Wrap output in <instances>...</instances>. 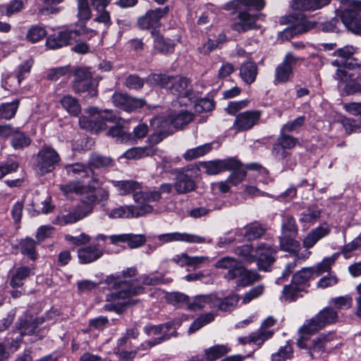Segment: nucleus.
<instances>
[{
    "mask_svg": "<svg viewBox=\"0 0 361 361\" xmlns=\"http://www.w3.org/2000/svg\"><path fill=\"white\" fill-rule=\"evenodd\" d=\"M105 282L108 285L109 288L115 290L116 292L106 295V303L103 307L104 311L122 314L127 306L134 305L138 300H133L128 302H120V300L140 295L144 291V288L142 286H133V282L121 281L119 278L116 277L108 276Z\"/></svg>",
    "mask_w": 361,
    "mask_h": 361,
    "instance_id": "1",
    "label": "nucleus"
},
{
    "mask_svg": "<svg viewBox=\"0 0 361 361\" xmlns=\"http://www.w3.org/2000/svg\"><path fill=\"white\" fill-rule=\"evenodd\" d=\"M147 82L151 85H159L165 88L180 99L186 98L189 102H193L194 93L190 80L185 77L152 73L147 77Z\"/></svg>",
    "mask_w": 361,
    "mask_h": 361,
    "instance_id": "2",
    "label": "nucleus"
},
{
    "mask_svg": "<svg viewBox=\"0 0 361 361\" xmlns=\"http://www.w3.org/2000/svg\"><path fill=\"white\" fill-rule=\"evenodd\" d=\"M96 201V195H88L82 200L81 204L69 210H63L59 212L53 221L54 224L66 226L83 219L93 212Z\"/></svg>",
    "mask_w": 361,
    "mask_h": 361,
    "instance_id": "3",
    "label": "nucleus"
},
{
    "mask_svg": "<svg viewBox=\"0 0 361 361\" xmlns=\"http://www.w3.org/2000/svg\"><path fill=\"white\" fill-rule=\"evenodd\" d=\"M247 170L257 171L263 176L269 173L268 170L259 164L251 163L244 166L239 160L229 158L227 159V184L236 185L241 183L245 178Z\"/></svg>",
    "mask_w": 361,
    "mask_h": 361,
    "instance_id": "4",
    "label": "nucleus"
},
{
    "mask_svg": "<svg viewBox=\"0 0 361 361\" xmlns=\"http://www.w3.org/2000/svg\"><path fill=\"white\" fill-rule=\"evenodd\" d=\"M143 331L148 336L161 334V336L159 337L154 338L142 343L141 347L143 350L151 348L153 346L159 345L161 343L169 340L172 337H176L178 336V333L174 327L173 322H168L159 325L149 324L144 327Z\"/></svg>",
    "mask_w": 361,
    "mask_h": 361,
    "instance_id": "5",
    "label": "nucleus"
},
{
    "mask_svg": "<svg viewBox=\"0 0 361 361\" xmlns=\"http://www.w3.org/2000/svg\"><path fill=\"white\" fill-rule=\"evenodd\" d=\"M60 161L59 153L53 147L47 145H43L33 157L34 168L41 176L51 172Z\"/></svg>",
    "mask_w": 361,
    "mask_h": 361,
    "instance_id": "6",
    "label": "nucleus"
},
{
    "mask_svg": "<svg viewBox=\"0 0 361 361\" xmlns=\"http://www.w3.org/2000/svg\"><path fill=\"white\" fill-rule=\"evenodd\" d=\"M361 1L348 0L347 7L340 12L339 17L347 29L361 35Z\"/></svg>",
    "mask_w": 361,
    "mask_h": 361,
    "instance_id": "7",
    "label": "nucleus"
},
{
    "mask_svg": "<svg viewBox=\"0 0 361 361\" xmlns=\"http://www.w3.org/2000/svg\"><path fill=\"white\" fill-rule=\"evenodd\" d=\"M72 87L76 93L87 92L90 97H96L97 90L92 82V75L89 68H76L73 73Z\"/></svg>",
    "mask_w": 361,
    "mask_h": 361,
    "instance_id": "8",
    "label": "nucleus"
},
{
    "mask_svg": "<svg viewBox=\"0 0 361 361\" xmlns=\"http://www.w3.org/2000/svg\"><path fill=\"white\" fill-rule=\"evenodd\" d=\"M88 32L87 29L80 27L79 30H71L59 32L49 36L46 45L51 49H56L64 46L72 44L80 40V36Z\"/></svg>",
    "mask_w": 361,
    "mask_h": 361,
    "instance_id": "9",
    "label": "nucleus"
},
{
    "mask_svg": "<svg viewBox=\"0 0 361 361\" xmlns=\"http://www.w3.org/2000/svg\"><path fill=\"white\" fill-rule=\"evenodd\" d=\"M232 261V259L227 257V264ZM227 281L236 280L235 283L238 287H245L258 281L260 276L256 271L247 270L240 264H235L233 267L227 265Z\"/></svg>",
    "mask_w": 361,
    "mask_h": 361,
    "instance_id": "10",
    "label": "nucleus"
},
{
    "mask_svg": "<svg viewBox=\"0 0 361 361\" xmlns=\"http://www.w3.org/2000/svg\"><path fill=\"white\" fill-rule=\"evenodd\" d=\"M338 317L337 312L331 307L321 310L314 317L308 320L301 328L302 333L314 334L326 325L334 323Z\"/></svg>",
    "mask_w": 361,
    "mask_h": 361,
    "instance_id": "11",
    "label": "nucleus"
},
{
    "mask_svg": "<svg viewBox=\"0 0 361 361\" xmlns=\"http://www.w3.org/2000/svg\"><path fill=\"white\" fill-rule=\"evenodd\" d=\"M332 65L338 66L336 79L346 85L356 81L361 75V62L350 60L343 63V61L334 60Z\"/></svg>",
    "mask_w": 361,
    "mask_h": 361,
    "instance_id": "12",
    "label": "nucleus"
},
{
    "mask_svg": "<svg viewBox=\"0 0 361 361\" xmlns=\"http://www.w3.org/2000/svg\"><path fill=\"white\" fill-rule=\"evenodd\" d=\"M169 11L168 6L147 11L145 14L137 18V24L141 30H155L161 25V20Z\"/></svg>",
    "mask_w": 361,
    "mask_h": 361,
    "instance_id": "13",
    "label": "nucleus"
},
{
    "mask_svg": "<svg viewBox=\"0 0 361 361\" xmlns=\"http://www.w3.org/2000/svg\"><path fill=\"white\" fill-rule=\"evenodd\" d=\"M303 60L292 52H288L282 62L276 68L274 83H285L289 81L293 75V66L298 61Z\"/></svg>",
    "mask_w": 361,
    "mask_h": 361,
    "instance_id": "14",
    "label": "nucleus"
},
{
    "mask_svg": "<svg viewBox=\"0 0 361 361\" xmlns=\"http://www.w3.org/2000/svg\"><path fill=\"white\" fill-rule=\"evenodd\" d=\"M259 16V14H251L247 11H241L231 23V29L239 33L258 29L257 21Z\"/></svg>",
    "mask_w": 361,
    "mask_h": 361,
    "instance_id": "15",
    "label": "nucleus"
},
{
    "mask_svg": "<svg viewBox=\"0 0 361 361\" xmlns=\"http://www.w3.org/2000/svg\"><path fill=\"white\" fill-rule=\"evenodd\" d=\"M197 171V168L192 165L179 170L176 173L174 188L178 194H186L195 189V180L189 176V171Z\"/></svg>",
    "mask_w": 361,
    "mask_h": 361,
    "instance_id": "16",
    "label": "nucleus"
},
{
    "mask_svg": "<svg viewBox=\"0 0 361 361\" xmlns=\"http://www.w3.org/2000/svg\"><path fill=\"white\" fill-rule=\"evenodd\" d=\"M112 102L115 106L126 111H133L143 107L146 104L144 99L133 97L121 92L114 94Z\"/></svg>",
    "mask_w": 361,
    "mask_h": 361,
    "instance_id": "17",
    "label": "nucleus"
},
{
    "mask_svg": "<svg viewBox=\"0 0 361 361\" xmlns=\"http://www.w3.org/2000/svg\"><path fill=\"white\" fill-rule=\"evenodd\" d=\"M256 260L259 269L267 271L275 260L276 250L269 244H261L255 250Z\"/></svg>",
    "mask_w": 361,
    "mask_h": 361,
    "instance_id": "18",
    "label": "nucleus"
},
{
    "mask_svg": "<svg viewBox=\"0 0 361 361\" xmlns=\"http://www.w3.org/2000/svg\"><path fill=\"white\" fill-rule=\"evenodd\" d=\"M260 116L259 111H246L235 117L233 126L238 131L247 130L257 123Z\"/></svg>",
    "mask_w": 361,
    "mask_h": 361,
    "instance_id": "19",
    "label": "nucleus"
},
{
    "mask_svg": "<svg viewBox=\"0 0 361 361\" xmlns=\"http://www.w3.org/2000/svg\"><path fill=\"white\" fill-rule=\"evenodd\" d=\"M158 239L163 243H171L173 241H182L188 243L200 244L207 242L206 238L202 236L179 232L161 234L158 236Z\"/></svg>",
    "mask_w": 361,
    "mask_h": 361,
    "instance_id": "20",
    "label": "nucleus"
},
{
    "mask_svg": "<svg viewBox=\"0 0 361 361\" xmlns=\"http://www.w3.org/2000/svg\"><path fill=\"white\" fill-rule=\"evenodd\" d=\"M331 231V226L323 223L311 230L302 241V245L307 249L312 248L319 240L326 237Z\"/></svg>",
    "mask_w": 361,
    "mask_h": 361,
    "instance_id": "21",
    "label": "nucleus"
},
{
    "mask_svg": "<svg viewBox=\"0 0 361 361\" xmlns=\"http://www.w3.org/2000/svg\"><path fill=\"white\" fill-rule=\"evenodd\" d=\"M104 255V250L99 245H90L82 247L78 251V257L80 264H89L97 261Z\"/></svg>",
    "mask_w": 361,
    "mask_h": 361,
    "instance_id": "22",
    "label": "nucleus"
},
{
    "mask_svg": "<svg viewBox=\"0 0 361 361\" xmlns=\"http://www.w3.org/2000/svg\"><path fill=\"white\" fill-rule=\"evenodd\" d=\"M109 182L117 189L121 195H127L130 193L134 195L136 192H140L142 188L141 183L133 180H111Z\"/></svg>",
    "mask_w": 361,
    "mask_h": 361,
    "instance_id": "23",
    "label": "nucleus"
},
{
    "mask_svg": "<svg viewBox=\"0 0 361 361\" xmlns=\"http://www.w3.org/2000/svg\"><path fill=\"white\" fill-rule=\"evenodd\" d=\"M154 37V49L159 53L167 54L172 53L174 50V43L170 39H166L163 35L156 31L151 32Z\"/></svg>",
    "mask_w": 361,
    "mask_h": 361,
    "instance_id": "24",
    "label": "nucleus"
},
{
    "mask_svg": "<svg viewBox=\"0 0 361 361\" xmlns=\"http://www.w3.org/2000/svg\"><path fill=\"white\" fill-rule=\"evenodd\" d=\"M264 6V0H233L227 3V10L253 8L256 11H261Z\"/></svg>",
    "mask_w": 361,
    "mask_h": 361,
    "instance_id": "25",
    "label": "nucleus"
},
{
    "mask_svg": "<svg viewBox=\"0 0 361 361\" xmlns=\"http://www.w3.org/2000/svg\"><path fill=\"white\" fill-rule=\"evenodd\" d=\"M197 168V171L202 169L208 175H216L226 170V161L213 160L209 161H201L197 165H193Z\"/></svg>",
    "mask_w": 361,
    "mask_h": 361,
    "instance_id": "26",
    "label": "nucleus"
},
{
    "mask_svg": "<svg viewBox=\"0 0 361 361\" xmlns=\"http://www.w3.org/2000/svg\"><path fill=\"white\" fill-rule=\"evenodd\" d=\"M258 73L257 66L255 63L247 61L242 64L240 68V75L242 80L248 85L253 83Z\"/></svg>",
    "mask_w": 361,
    "mask_h": 361,
    "instance_id": "27",
    "label": "nucleus"
},
{
    "mask_svg": "<svg viewBox=\"0 0 361 361\" xmlns=\"http://www.w3.org/2000/svg\"><path fill=\"white\" fill-rule=\"evenodd\" d=\"M214 145V142H209L189 149L183 154V157L186 161H192L202 157L209 154L212 150Z\"/></svg>",
    "mask_w": 361,
    "mask_h": 361,
    "instance_id": "28",
    "label": "nucleus"
},
{
    "mask_svg": "<svg viewBox=\"0 0 361 361\" xmlns=\"http://www.w3.org/2000/svg\"><path fill=\"white\" fill-rule=\"evenodd\" d=\"M213 302V297L209 295H199L192 299L190 298L188 303V310L191 311H199L209 306L211 307Z\"/></svg>",
    "mask_w": 361,
    "mask_h": 361,
    "instance_id": "29",
    "label": "nucleus"
},
{
    "mask_svg": "<svg viewBox=\"0 0 361 361\" xmlns=\"http://www.w3.org/2000/svg\"><path fill=\"white\" fill-rule=\"evenodd\" d=\"M156 152L157 149L152 146L132 147L123 154V157L128 159H138L145 157L152 156Z\"/></svg>",
    "mask_w": 361,
    "mask_h": 361,
    "instance_id": "30",
    "label": "nucleus"
},
{
    "mask_svg": "<svg viewBox=\"0 0 361 361\" xmlns=\"http://www.w3.org/2000/svg\"><path fill=\"white\" fill-rule=\"evenodd\" d=\"M327 341L326 336L320 335L310 342L308 353L312 359L318 357L325 351Z\"/></svg>",
    "mask_w": 361,
    "mask_h": 361,
    "instance_id": "31",
    "label": "nucleus"
},
{
    "mask_svg": "<svg viewBox=\"0 0 361 361\" xmlns=\"http://www.w3.org/2000/svg\"><path fill=\"white\" fill-rule=\"evenodd\" d=\"M44 317H37L29 320L22 321L20 324V333L23 335H32L38 334V326L44 322Z\"/></svg>",
    "mask_w": 361,
    "mask_h": 361,
    "instance_id": "32",
    "label": "nucleus"
},
{
    "mask_svg": "<svg viewBox=\"0 0 361 361\" xmlns=\"http://www.w3.org/2000/svg\"><path fill=\"white\" fill-rule=\"evenodd\" d=\"M170 122L175 128H181L188 125L193 118V114L188 111L181 110L169 116Z\"/></svg>",
    "mask_w": 361,
    "mask_h": 361,
    "instance_id": "33",
    "label": "nucleus"
},
{
    "mask_svg": "<svg viewBox=\"0 0 361 361\" xmlns=\"http://www.w3.org/2000/svg\"><path fill=\"white\" fill-rule=\"evenodd\" d=\"M34 274L32 269L28 267H20L18 268L16 273L12 276L10 285L13 288L21 287L24 284V280Z\"/></svg>",
    "mask_w": 361,
    "mask_h": 361,
    "instance_id": "34",
    "label": "nucleus"
},
{
    "mask_svg": "<svg viewBox=\"0 0 361 361\" xmlns=\"http://www.w3.org/2000/svg\"><path fill=\"white\" fill-rule=\"evenodd\" d=\"M89 165L95 169H106L112 167L114 165V161L110 157L93 152L90 157Z\"/></svg>",
    "mask_w": 361,
    "mask_h": 361,
    "instance_id": "35",
    "label": "nucleus"
},
{
    "mask_svg": "<svg viewBox=\"0 0 361 361\" xmlns=\"http://www.w3.org/2000/svg\"><path fill=\"white\" fill-rule=\"evenodd\" d=\"M314 273V269L313 267L303 268L293 276L291 283L296 286L305 288Z\"/></svg>",
    "mask_w": 361,
    "mask_h": 361,
    "instance_id": "36",
    "label": "nucleus"
},
{
    "mask_svg": "<svg viewBox=\"0 0 361 361\" xmlns=\"http://www.w3.org/2000/svg\"><path fill=\"white\" fill-rule=\"evenodd\" d=\"M60 103L63 109L72 116H77L81 111L78 100L71 95L63 96L60 99Z\"/></svg>",
    "mask_w": 361,
    "mask_h": 361,
    "instance_id": "37",
    "label": "nucleus"
},
{
    "mask_svg": "<svg viewBox=\"0 0 361 361\" xmlns=\"http://www.w3.org/2000/svg\"><path fill=\"white\" fill-rule=\"evenodd\" d=\"M24 8L23 0H12L8 4L0 5V16H11L20 13Z\"/></svg>",
    "mask_w": 361,
    "mask_h": 361,
    "instance_id": "38",
    "label": "nucleus"
},
{
    "mask_svg": "<svg viewBox=\"0 0 361 361\" xmlns=\"http://www.w3.org/2000/svg\"><path fill=\"white\" fill-rule=\"evenodd\" d=\"M67 174L73 177L86 178L90 176L92 172L91 169L80 163H75L68 164L65 166Z\"/></svg>",
    "mask_w": 361,
    "mask_h": 361,
    "instance_id": "39",
    "label": "nucleus"
},
{
    "mask_svg": "<svg viewBox=\"0 0 361 361\" xmlns=\"http://www.w3.org/2000/svg\"><path fill=\"white\" fill-rule=\"evenodd\" d=\"M304 290L303 287L296 286L291 283L283 287L282 294L281 296V301L291 302L295 301L298 296L299 293Z\"/></svg>",
    "mask_w": 361,
    "mask_h": 361,
    "instance_id": "40",
    "label": "nucleus"
},
{
    "mask_svg": "<svg viewBox=\"0 0 361 361\" xmlns=\"http://www.w3.org/2000/svg\"><path fill=\"white\" fill-rule=\"evenodd\" d=\"M39 243L37 240L31 238H26L20 243V252L30 259L35 260L37 258L35 247Z\"/></svg>",
    "mask_w": 361,
    "mask_h": 361,
    "instance_id": "41",
    "label": "nucleus"
},
{
    "mask_svg": "<svg viewBox=\"0 0 361 361\" xmlns=\"http://www.w3.org/2000/svg\"><path fill=\"white\" fill-rule=\"evenodd\" d=\"M245 230L244 238L249 241L261 238L266 232L265 227L256 223L247 225Z\"/></svg>",
    "mask_w": 361,
    "mask_h": 361,
    "instance_id": "42",
    "label": "nucleus"
},
{
    "mask_svg": "<svg viewBox=\"0 0 361 361\" xmlns=\"http://www.w3.org/2000/svg\"><path fill=\"white\" fill-rule=\"evenodd\" d=\"M133 206H121L112 209H106V215L111 219L116 218H133Z\"/></svg>",
    "mask_w": 361,
    "mask_h": 361,
    "instance_id": "43",
    "label": "nucleus"
},
{
    "mask_svg": "<svg viewBox=\"0 0 361 361\" xmlns=\"http://www.w3.org/2000/svg\"><path fill=\"white\" fill-rule=\"evenodd\" d=\"M233 251L243 262L250 264L256 261V256L252 254L253 249L250 245L238 246L234 248Z\"/></svg>",
    "mask_w": 361,
    "mask_h": 361,
    "instance_id": "44",
    "label": "nucleus"
},
{
    "mask_svg": "<svg viewBox=\"0 0 361 361\" xmlns=\"http://www.w3.org/2000/svg\"><path fill=\"white\" fill-rule=\"evenodd\" d=\"M19 101L16 99L11 102L4 103L0 105V119L9 120L16 114Z\"/></svg>",
    "mask_w": 361,
    "mask_h": 361,
    "instance_id": "45",
    "label": "nucleus"
},
{
    "mask_svg": "<svg viewBox=\"0 0 361 361\" xmlns=\"http://www.w3.org/2000/svg\"><path fill=\"white\" fill-rule=\"evenodd\" d=\"M214 319V314L209 312L198 317L190 326L188 329V334H191L204 326L212 322Z\"/></svg>",
    "mask_w": 361,
    "mask_h": 361,
    "instance_id": "46",
    "label": "nucleus"
},
{
    "mask_svg": "<svg viewBox=\"0 0 361 361\" xmlns=\"http://www.w3.org/2000/svg\"><path fill=\"white\" fill-rule=\"evenodd\" d=\"M133 199L135 202H142L144 201L157 202L161 199V193L159 191H143L136 192L133 195Z\"/></svg>",
    "mask_w": 361,
    "mask_h": 361,
    "instance_id": "47",
    "label": "nucleus"
},
{
    "mask_svg": "<svg viewBox=\"0 0 361 361\" xmlns=\"http://www.w3.org/2000/svg\"><path fill=\"white\" fill-rule=\"evenodd\" d=\"M30 142L31 139L22 132L16 131L12 135L11 144L15 149H22L23 147H27L30 145Z\"/></svg>",
    "mask_w": 361,
    "mask_h": 361,
    "instance_id": "48",
    "label": "nucleus"
},
{
    "mask_svg": "<svg viewBox=\"0 0 361 361\" xmlns=\"http://www.w3.org/2000/svg\"><path fill=\"white\" fill-rule=\"evenodd\" d=\"M107 134L112 137L116 138V141L120 143L127 142L131 140L130 133H126L121 126H115L110 128Z\"/></svg>",
    "mask_w": 361,
    "mask_h": 361,
    "instance_id": "49",
    "label": "nucleus"
},
{
    "mask_svg": "<svg viewBox=\"0 0 361 361\" xmlns=\"http://www.w3.org/2000/svg\"><path fill=\"white\" fill-rule=\"evenodd\" d=\"M99 118L101 121H98V128L96 131L104 130L106 128V122H110L118 124L120 121V118L118 117L113 111L109 110H104L99 116Z\"/></svg>",
    "mask_w": 361,
    "mask_h": 361,
    "instance_id": "50",
    "label": "nucleus"
},
{
    "mask_svg": "<svg viewBox=\"0 0 361 361\" xmlns=\"http://www.w3.org/2000/svg\"><path fill=\"white\" fill-rule=\"evenodd\" d=\"M321 212L318 207H310L301 214L300 221L302 223H314L320 218Z\"/></svg>",
    "mask_w": 361,
    "mask_h": 361,
    "instance_id": "51",
    "label": "nucleus"
},
{
    "mask_svg": "<svg viewBox=\"0 0 361 361\" xmlns=\"http://www.w3.org/2000/svg\"><path fill=\"white\" fill-rule=\"evenodd\" d=\"M226 354V346L216 345L204 350L205 359L207 361H214Z\"/></svg>",
    "mask_w": 361,
    "mask_h": 361,
    "instance_id": "52",
    "label": "nucleus"
},
{
    "mask_svg": "<svg viewBox=\"0 0 361 361\" xmlns=\"http://www.w3.org/2000/svg\"><path fill=\"white\" fill-rule=\"evenodd\" d=\"M293 237L283 235L280 238V245L282 250L289 252H296L299 250L300 247V243L293 239Z\"/></svg>",
    "mask_w": 361,
    "mask_h": 361,
    "instance_id": "53",
    "label": "nucleus"
},
{
    "mask_svg": "<svg viewBox=\"0 0 361 361\" xmlns=\"http://www.w3.org/2000/svg\"><path fill=\"white\" fill-rule=\"evenodd\" d=\"M60 189L65 194H82L86 191V187L78 180L71 181L66 184L61 185Z\"/></svg>",
    "mask_w": 361,
    "mask_h": 361,
    "instance_id": "54",
    "label": "nucleus"
},
{
    "mask_svg": "<svg viewBox=\"0 0 361 361\" xmlns=\"http://www.w3.org/2000/svg\"><path fill=\"white\" fill-rule=\"evenodd\" d=\"M282 231L283 235L295 236L298 234V226L293 217L287 216L284 218Z\"/></svg>",
    "mask_w": 361,
    "mask_h": 361,
    "instance_id": "55",
    "label": "nucleus"
},
{
    "mask_svg": "<svg viewBox=\"0 0 361 361\" xmlns=\"http://www.w3.org/2000/svg\"><path fill=\"white\" fill-rule=\"evenodd\" d=\"M46 35L47 31L44 27L39 25H33L27 31L26 39L35 43L43 39Z\"/></svg>",
    "mask_w": 361,
    "mask_h": 361,
    "instance_id": "56",
    "label": "nucleus"
},
{
    "mask_svg": "<svg viewBox=\"0 0 361 361\" xmlns=\"http://www.w3.org/2000/svg\"><path fill=\"white\" fill-rule=\"evenodd\" d=\"M286 133L287 132H282L281 130V134L277 138V142L274 145L286 149L293 148L297 143V139Z\"/></svg>",
    "mask_w": 361,
    "mask_h": 361,
    "instance_id": "57",
    "label": "nucleus"
},
{
    "mask_svg": "<svg viewBox=\"0 0 361 361\" xmlns=\"http://www.w3.org/2000/svg\"><path fill=\"white\" fill-rule=\"evenodd\" d=\"M355 51L356 48L350 45H347L338 49L334 51V55L341 58L340 60L337 59L338 61H343V63H345L350 60H357L356 59L352 58Z\"/></svg>",
    "mask_w": 361,
    "mask_h": 361,
    "instance_id": "58",
    "label": "nucleus"
},
{
    "mask_svg": "<svg viewBox=\"0 0 361 361\" xmlns=\"http://www.w3.org/2000/svg\"><path fill=\"white\" fill-rule=\"evenodd\" d=\"M273 334L272 330L259 328L256 332L252 333V343L261 345L265 341L271 338Z\"/></svg>",
    "mask_w": 361,
    "mask_h": 361,
    "instance_id": "59",
    "label": "nucleus"
},
{
    "mask_svg": "<svg viewBox=\"0 0 361 361\" xmlns=\"http://www.w3.org/2000/svg\"><path fill=\"white\" fill-rule=\"evenodd\" d=\"M32 207L34 209V213L32 215L39 214V213L48 214L53 209L50 203L49 197H47L44 200L41 201L40 203H39L37 200L35 202L33 201Z\"/></svg>",
    "mask_w": 361,
    "mask_h": 361,
    "instance_id": "60",
    "label": "nucleus"
},
{
    "mask_svg": "<svg viewBox=\"0 0 361 361\" xmlns=\"http://www.w3.org/2000/svg\"><path fill=\"white\" fill-rule=\"evenodd\" d=\"M336 259L337 256L336 255H333L331 257L324 258L320 263L317 265L314 269V272H316L317 275H321L325 272H329L331 269V266L334 264Z\"/></svg>",
    "mask_w": 361,
    "mask_h": 361,
    "instance_id": "61",
    "label": "nucleus"
},
{
    "mask_svg": "<svg viewBox=\"0 0 361 361\" xmlns=\"http://www.w3.org/2000/svg\"><path fill=\"white\" fill-rule=\"evenodd\" d=\"M78 18L80 20L86 21L91 18V10L87 0H77Z\"/></svg>",
    "mask_w": 361,
    "mask_h": 361,
    "instance_id": "62",
    "label": "nucleus"
},
{
    "mask_svg": "<svg viewBox=\"0 0 361 361\" xmlns=\"http://www.w3.org/2000/svg\"><path fill=\"white\" fill-rule=\"evenodd\" d=\"M33 65V61L28 59L20 64L16 70V76L17 78V83L20 84L22 80L24 79L26 74H28Z\"/></svg>",
    "mask_w": 361,
    "mask_h": 361,
    "instance_id": "63",
    "label": "nucleus"
},
{
    "mask_svg": "<svg viewBox=\"0 0 361 361\" xmlns=\"http://www.w3.org/2000/svg\"><path fill=\"white\" fill-rule=\"evenodd\" d=\"M292 355V346L289 343H286L285 346L281 347L277 353L272 355L271 360L272 361H282L290 358Z\"/></svg>",
    "mask_w": 361,
    "mask_h": 361,
    "instance_id": "64",
    "label": "nucleus"
}]
</instances>
